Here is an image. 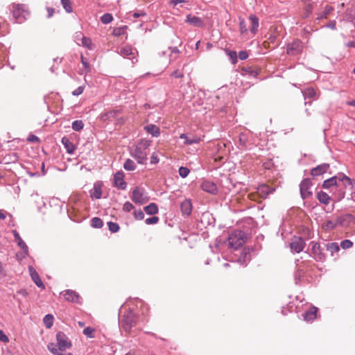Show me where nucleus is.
<instances>
[{
  "mask_svg": "<svg viewBox=\"0 0 355 355\" xmlns=\"http://www.w3.org/2000/svg\"><path fill=\"white\" fill-rule=\"evenodd\" d=\"M151 144V141L143 139L130 148V155L137 160L139 164H144L147 159L148 148Z\"/></svg>",
  "mask_w": 355,
  "mask_h": 355,
  "instance_id": "nucleus-1",
  "label": "nucleus"
},
{
  "mask_svg": "<svg viewBox=\"0 0 355 355\" xmlns=\"http://www.w3.org/2000/svg\"><path fill=\"white\" fill-rule=\"evenodd\" d=\"M245 233L241 230L232 232L228 237L227 245L230 248L236 250L245 243Z\"/></svg>",
  "mask_w": 355,
  "mask_h": 355,
  "instance_id": "nucleus-2",
  "label": "nucleus"
},
{
  "mask_svg": "<svg viewBox=\"0 0 355 355\" xmlns=\"http://www.w3.org/2000/svg\"><path fill=\"white\" fill-rule=\"evenodd\" d=\"M136 324V316L132 309L124 314L119 320V325L125 332L128 333Z\"/></svg>",
  "mask_w": 355,
  "mask_h": 355,
  "instance_id": "nucleus-3",
  "label": "nucleus"
},
{
  "mask_svg": "<svg viewBox=\"0 0 355 355\" xmlns=\"http://www.w3.org/2000/svg\"><path fill=\"white\" fill-rule=\"evenodd\" d=\"M12 15L17 23H22L29 15L27 7L23 4L12 5Z\"/></svg>",
  "mask_w": 355,
  "mask_h": 355,
  "instance_id": "nucleus-4",
  "label": "nucleus"
},
{
  "mask_svg": "<svg viewBox=\"0 0 355 355\" xmlns=\"http://www.w3.org/2000/svg\"><path fill=\"white\" fill-rule=\"evenodd\" d=\"M338 179H339L340 182H343L345 186L352 184V181L349 178L344 174H339L338 176H334L328 180H324L322 184V187L324 189H329L331 186L336 185Z\"/></svg>",
  "mask_w": 355,
  "mask_h": 355,
  "instance_id": "nucleus-5",
  "label": "nucleus"
},
{
  "mask_svg": "<svg viewBox=\"0 0 355 355\" xmlns=\"http://www.w3.org/2000/svg\"><path fill=\"white\" fill-rule=\"evenodd\" d=\"M310 245L311 246V253L314 259L317 261H323L325 259V254L324 253V245L322 246L320 243L315 241H311Z\"/></svg>",
  "mask_w": 355,
  "mask_h": 355,
  "instance_id": "nucleus-6",
  "label": "nucleus"
},
{
  "mask_svg": "<svg viewBox=\"0 0 355 355\" xmlns=\"http://www.w3.org/2000/svg\"><path fill=\"white\" fill-rule=\"evenodd\" d=\"M131 200L136 204L142 205L146 203L148 198L146 196L144 190L139 187H136L133 191L132 196H130Z\"/></svg>",
  "mask_w": 355,
  "mask_h": 355,
  "instance_id": "nucleus-7",
  "label": "nucleus"
},
{
  "mask_svg": "<svg viewBox=\"0 0 355 355\" xmlns=\"http://www.w3.org/2000/svg\"><path fill=\"white\" fill-rule=\"evenodd\" d=\"M312 187V182L310 179H304L300 184V195L303 199L309 198L312 196V191L311 190Z\"/></svg>",
  "mask_w": 355,
  "mask_h": 355,
  "instance_id": "nucleus-8",
  "label": "nucleus"
},
{
  "mask_svg": "<svg viewBox=\"0 0 355 355\" xmlns=\"http://www.w3.org/2000/svg\"><path fill=\"white\" fill-rule=\"evenodd\" d=\"M56 339L58 342L57 349H60L61 352L69 349L71 347V342L64 333L59 331L56 334Z\"/></svg>",
  "mask_w": 355,
  "mask_h": 355,
  "instance_id": "nucleus-9",
  "label": "nucleus"
},
{
  "mask_svg": "<svg viewBox=\"0 0 355 355\" xmlns=\"http://www.w3.org/2000/svg\"><path fill=\"white\" fill-rule=\"evenodd\" d=\"M303 44L299 40H295L287 46V53L291 55H297L302 52Z\"/></svg>",
  "mask_w": 355,
  "mask_h": 355,
  "instance_id": "nucleus-10",
  "label": "nucleus"
},
{
  "mask_svg": "<svg viewBox=\"0 0 355 355\" xmlns=\"http://www.w3.org/2000/svg\"><path fill=\"white\" fill-rule=\"evenodd\" d=\"M305 247V242L301 237H294L290 243L291 250L293 252L300 253Z\"/></svg>",
  "mask_w": 355,
  "mask_h": 355,
  "instance_id": "nucleus-11",
  "label": "nucleus"
},
{
  "mask_svg": "<svg viewBox=\"0 0 355 355\" xmlns=\"http://www.w3.org/2000/svg\"><path fill=\"white\" fill-rule=\"evenodd\" d=\"M75 41L79 46H83L89 50H92L94 49V44L91 39L83 35L81 33H76Z\"/></svg>",
  "mask_w": 355,
  "mask_h": 355,
  "instance_id": "nucleus-12",
  "label": "nucleus"
},
{
  "mask_svg": "<svg viewBox=\"0 0 355 355\" xmlns=\"http://www.w3.org/2000/svg\"><path fill=\"white\" fill-rule=\"evenodd\" d=\"M12 234L14 235L15 241L17 243L18 246L21 248L22 251L23 255L21 256V258H24L28 254V248L16 230H13Z\"/></svg>",
  "mask_w": 355,
  "mask_h": 355,
  "instance_id": "nucleus-13",
  "label": "nucleus"
},
{
  "mask_svg": "<svg viewBox=\"0 0 355 355\" xmlns=\"http://www.w3.org/2000/svg\"><path fill=\"white\" fill-rule=\"evenodd\" d=\"M124 175L122 171L116 172L114 175V185L118 189L124 190L126 188L127 184L123 180Z\"/></svg>",
  "mask_w": 355,
  "mask_h": 355,
  "instance_id": "nucleus-14",
  "label": "nucleus"
},
{
  "mask_svg": "<svg viewBox=\"0 0 355 355\" xmlns=\"http://www.w3.org/2000/svg\"><path fill=\"white\" fill-rule=\"evenodd\" d=\"M62 293L66 301L80 303V296L76 291L73 290H66Z\"/></svg>",
  "mask_w": 355,
  "mask_h": 355,
  "instance_id": "nucleus-15",
  "label": "nucleus"
},
{
  "mask_svg": "<svg viewBox=\"0 0 355 355\" xmlns=\"http://www.w3.org/2000/svg\"><path fill=\"white\" fill-rule=\"evenodd\" d=\"M201 189L211 194H216L218 192V188L213 182L205 180L202 182L200 186Z\"/></svg>",
  "mask_w": 355,
  "mask_h": 355,
  "instance_id": "nucleus-16",
  "label": "nucleus"
},
{
  "mask_svg": "<svg viewBox=\"0 0 355 355\" xmlns=\"http://www.w3.org/2000/svg\"><path fill=\"white\" fill-rule=\"evenodd\" d=\"M28 270L30 275L31 277L32 280L34 282V283L42 289H44L45 286L43 284L42 281L40 279V277L37 272V271L35 270V268L33 266L28 267Z\"/></svg>",
  "mask_w": 355,
  "mask_h": 355,
  "instance_id": "nucleus-17",
  "label": "nucleus"
},
{
  "mask_svg": "<svg viewBox=\"0 0 355 355\" xmlns=\"http://www.w3.org/2000/svg\"><path fill=\"white\" fill-rule=\"evenodd\" d=\"M102 182H96L94 184L93 188L90 190V196L92 198L100 199L102 196Z\"/></svg>",
  "mask_w": 355,
  "mask_h": 355,
  "instance_id": "nucleus-18",
  "label": "nucleus"
},
{
  "mask_svg": "<svg viewBox=\"0 0 355 355\" xmlns=\"http://www.w3.org/2000/svg\"><path fill=\"white\" fill-rule=\"evenodd\" d=\"M329 168V164L324 163L313 168L311 170V174L312 176H318L326 173Z\"/></svg>",
  "mask_w": 355,
  "mask_h": 355,
  "instance_id": "nucleus-19",
  "label": "nucleus"
},
{
  "mask_svg": "<svg viewBox=\"0 0 355 355\" xmlns=\"http://www.w3.org/2000/svg\"><path fill=\"white\" fill-rule=\"evenodd\" d=\"M186 22L196 27H202L204 26V22L200 17L191 15L187 16Z\"/></svg>",
  "mask_w": 355,
  "mask_h": 355,
  "instance_id": "nucleus-20",
  "label": "nucleus"
},
{
  "mask_svg": "<svg viewBox=\"0 0 355 355\" xmlns=\"http://www.w3.org/2000/svg\"><path fill=\"white\" fill-rule=\"evenodd\" d=\"M180 209L183 215L189 216L192 211V204L190 200H184L180 205Z\"/></svg>",
  "mask_w": 355,
  "mask_h": 355,
  "instance_id": "nucleus-21",
  "label": "nucleus"
},
{
  "mask_svg": "<svg viewBox=\"0 0 355 355\" xmlns=\"http://www.w3.org/2000/svg\"><path fill=\"white\" fill-rule=\"evenodd\" d=\"M275 191L274 188L270 187L268 185L262 184L260 185L257 189V192L262 198H267L270 193H272Z\"/></svg>",
  "mask_w": 355,
  "mask_h": 355,
  "instance_id": "nucleus-22",
  "label": "nucleus"
},
{
  "mask_svg": "<svg viewBox=\"0 0 355 355\" xmlns=\"http://www.w3.org/2000/svg\"><path fill=\"white\" fill-rule=\"evenodd\" d=\"M134 49L130 46H125L122 47L120 50V54L124 58H128L130 59L135 58L134 52Z\"/></svg>",
  "mask_w": 355,
  "mask_h": 355,
  "instance_id": "nucleus-23",
  "label": "nucleus"
},
{
  "mask_svg": "<svg viewBox=\"0 0 355 355\" xmlns=\"http://www.w3.org/2000/svg\"><path fill=\"white\" fill-rule=\"evenodd\" d=\"M144 128L148 133L151 135L153 137H157L160 135V130H159V127H157V125H155L154 124L147 125L144 126Z\"/></svg>",
  "mask_w": 355,
  "mask_h": 355,
  "instance_id": "nucleus-24",
  "label": "nucleus"
},
{
  "mask_svg": "<svg viewBox=\"0 0 355 355\" xmlns=\"http://www.w3.org/2000/svg\"><path fill=\"white\" fill-rule=\"evenodd\" d=\"M317 308L313 306L303 314L304 320L306 321L313 320L316 318Z\"/></svg>",
  "mask_w": 355,
  "mask_h": 355,
  "instance_id": "nucleus-25",
  "label": "nucleus"
},
{
  "mask_svg": "<svg viewBox=\"0 0 355 355\" xmlns=\"http://www.w3.org/2000/svg\"><path fill=\"white\" fill-rule=\"evenodd\" d=\"M62 143L64 145L68 153L72 154L74 152L76 149L75 146L72 142L70 141V140L68 138L65 137H63L62 139Z\"/></svg>",
  "mask_w": 355,
  "mask_h": 355,
  "instance_id": "nucleus-26",
  "label": "nucleus"
},
{
  "mask_svg": "<svg viewBox=\"0 0 355 355\" xmlns=\"http://www.w3.org/2000/svg\"><path fill=\"white\" fill-rule=\"evenodd\" d=\"M325 249L334 256V253H337L340 250V247L337 243H324Z\"/></svg>",
  "mask_w": 355,
  "mask_h": 355,
  "instance_id": "nucleus-27",
  "label": "nucleus"
},
{
  "mask_svg": "<svg viewBox=\"0 0 355 355\" xmlns=\"http://www.w3.org/2000/svg\"><path fill=\"white\" fill-rule=\"evenodd\" d=\"M304 99L307 98H317V93L313 87H308L302 91Z\"/></svg>",
  "mask_w": 355,
  "mask_h": 355,
  "instance_id": "nucleus-28",
  "label": "nucleus"
},
{
  "mask_svg": "<svg viewBox=\"0 0 355 355\" xmlns=\"http://www.w3.org/2000/svg\"><path fill=\"white\" fill-rule=\"evenodd\" d=\"M317 198L320 203L324 205H328L330 202V196L324 191H320L317 193Z\"/></svg>",
  "mask_w": 355,
  "mask_h": 355,
  "instance_id": "nucleus-29",
  "label": "nucleus"
},
{
  "mask_svg": "<svg viewBox=\"0 0 355 355\" xmlns=\"http://www.w3.org/2000/svg\"><path fill=\"white\" fill-rule=\"evenodd\" d=\"M334 10V8L331 7V6H326L324 10L320 12H318L317 15H318V17H317V20H321L322 19H325L327 17V16L329 15H330V13Z\"/></svg>",
  "mask_w": 355,
  "mask_h": 355,
  "instance_id": "nucleus-30",
  "label": "nucleus"
},
{
  "mask_svg": "<svg viewBox=\"0 0 355 355\" xmlns=\"http://www.w3.org/2000/svg\"><path fill=\"white\" fill-rule=\"evenodd\" d=\"M144 211L147 214L154 215L158 212V207L155 203H150L144 207Z\"/></svg>",
  "mask_w": 355,
  "mask_h": 355,
  "instance_id": "nucleus-31",
  "label": "nucleus"
},
{
  "mask_svg": "<svg viewBox=\"0 0 355 355\" xmlns=\"http://www.w3.org/2000/svg\"><path fill=\"white\" fill-rule=\"evenodd\" d=\"M250 20L252 23V28L250 31L252 33L255 34L259 27V19L257 16L251 15L250 16Z\"/></svg>",
  "mask_w": 355,
  "mask_h": 355,
  "instance_id": "nucleus-32",
  "label": "nucleus"
},
{
  "mask_svg": "<svg viewBox=\"0 0 355 355\" xmlns=\"http://www.w3.org/2000/svg\"><path fill=\"white\" fill-rule=\"evenodd\" d=\"M54 318L51 314L46 315L43 318V322L46 328L49 329L53 326Z\"/></svg>",
  "mask_w": 355,
  "mask_h": 355,
  "instance_id": "nucleus-33",
  "label": "nucleus"
},
{
  "mask_svg": "<svg viewBox=\"0 0 355 355\" xmlns=\"http://www.w3.org/2000/svg\"><path fill=\"white\" fill-rule=\"evenodd\" d=\"M47 348L53 355H64L60 349H57L56 345L53 343H49Z\"/></svg>",
  "mask_w": 355,
  "mask_h": 355,
  "instance_id": "nucleus-34",
  "label": "nucleus"
},
{
  "mask_svg": "<svg viewBox=\"0 0 355 355\" xmlns=\"http://www.w3.org/2000/svg\"><path fill=\"white\" fill-rule=\"evenodd\" d=\"M123 168L126 171H134L136 168V165L132 159H127L123 164Z\"/></svg>",
  "mask_w": 355,
  "mask_h": 355,
  "instance_id": "nucleus-35",
  "label": "nucleus"
},
{
  "mask_svg": "<svg viewBox=\"0 0 355 355\" xmlns=\"http://www.w3.org/2000/svg\"><path fill=\"white\" fill-rule=\"evenodd\" d=\"M118 112H119L118 110H110V111L103 114L101 116V119L103 120H107V119H110L111 118H114L116 116Z\"/></svg>",
  "mask_w": 355,
  "mask_h": 355,
  "instance_id": "nucleus-36",
  "label": "nucleus"
},
{
  "mask_svg": "<svg viewBox=\"0 0 355 355\" xmlns=\"http://www.w3.org/2000/svg\"><path fill=\"white\" fill-rule=\"evenodd\" d=\"M91 225L94 228H101L103 225V222L100 218L94 217L91 220Z\"/></svg>",
  "mask_w": 355,
  "mask_h": 355,
  "instance_id": "nucleus-37",
  "label": "nucleus"
},
{
  "mask_svg": "<svg viewBox=\"0 0 355 355\" xmlns=\"http://www.w3.org/2000/svg\"><path fill=\"white\" fill-rule=\"evenodd\" d=\"M84 127V123L81 120H76L72 122L71 128L75 131H80Z\"/></svg>",
  "mask_w": 355,
  "mask_h": 355,
  "instance_id": "nucleus-38",
  "label": "nucleus"
},
{
  "mask_svg": "<svg viewBox=\"0 0 355 355\" xmlns=\"http://www.w3.org/2000/svg\"><path fill=\"white\" fill-rule=\"evenodd\" d=\"M81 62L83 66V69H82V74L83 73H87L91 71V67L89 63L85 60L83 55H81Z\"/></svg>",
  "mask_w": 355,
  "mask_h": 355,
  "instance_id": "nucleus-39",
  "label": "nucleus"
},
{
  "mask_svg": "<svg viewBox=\"0 0 355 355\" xmlns=\"http://www.w3.org/2000/svg\"><path fill=\"white\" fill-rule=\"evenodd\" d=\"M61 3L67 12L70 13L73 11L70 0H61Z\"/></svg>",
  "mask_w": 355,
  "mask_h": 355,
  "instance_id": "nucleus-40",
  "label": "nucleus"
},
{
  "mask_svg": "<svg viewBox=\"0 0 355 355\" xmlns=\"http://www.w3.org/2000/svg\"><path fill=\"white\" fill-rule=\"evenodd\" d=\"M180 53L179 49L177 47H168L166 51H163L159 53L161 55H165L166 54H178Z\"/></svg>",
  "mask_w": 355,
  "mask_h": 355,
  "instance_id": "nucleus-41",
  "label": "nucleus"
},
{
  "mask_svg": "<svg viewBox=\"0 0 355 355\" xmlns=\"http://www.w3.org/2000/svg\"><path fill=\"white\" fill-rule=\"evenodd\" d=\"M113 20V17L110 13H105L101 17V21L104 24H107Z\"/></svg>",
  "mask_w": 355,
  "mask_h": 355,
  "instance_id": "nucleus-42",
  "label": "nucleus"
},
{
  "mask_svg": "<svg viewBox=\"0 0 355 355\" xmlns=\"http://www.w3.org/2000/svg\"><path fill=\"white\" fill-rule=\"evenodd\" d=\"M126 28H127V27L125 26L115 28L113 30V35L114 36H117V37L122 35L125 33Z\"/></svg>",
  "mask_w": 355,
  "mask_h": 355,
  "instance_id": "nucleus-43",
  "label": "nucleus"
},
{
  "mask_svg": "<svg viewBox=\"0 0 355 355\" xmlns=\"http://www.w3.org/2000/svg\"><path fill=\"white\" fill-rule=\"evenodd\" d=\"M107 226H108V228H109V230L113 233H116L117 232H119V225L116 223H114V222H108L107 223Z\"/></svg>",
  "mask_w": 355,
  "mask_h": 355,
  "instance_id": "nucleus-44",
  "label": "nucleus"
},
{
  "mask_svg": "<svg viewBox=\"0 0 355 355\" xmlns=\"http://www.w3.org/2000/svg\"><path fill=\"white\" fill-rule=\"evenodd\" d=\"M178 172H179V175L182 178H185L186 177L188 176L190 171H189V169L187 167L180 166L179 168Z\"/></svg>",
  "mask_w": 355,
  "mask_h": 355,
  "instance_id": "nucleus-45",
  "label": "nucleus"
},
{
  "mask_svg": "<svg viewBox=\"0 0 355 355\" xmlns=\"http://www.w3.org/2000/svg\"><path fill=\"white\" fill-rule=\"evenodd\" d=\"M313 10V6L311 3H308L304 7V17H309Z\"/></svg>",
  "mask_w": 355,
  "mask_h": 355,
  "instance_id": "nucleus-46",
  "label": "nucleus"
},
{
  "mask_svg": "<svg viewBox=\"0 0 355 355\" xmlns=\"http://www.w3.org/2000/svg\"><path fill=\"white\" fill-rule=\"evenodd\" d=\"M239 27L242 34H245L248 31L247 25L243 19H239Z\"/></svg>",
  "mask_w": 355,
  "mask_h": 355,
  "instance_id": "nucleus-47",
  "label": "nucleus"
},
{
  "mask_svg": "<svg viewBox=\"0 0 355 355\" xmlns=\"http://www.w3.org/2000/svg\"><path fill=\"white\" fill-rule=\"evenodd\" d=\"M94 329L92 327H87L83 330V334L87 336L88 338H94Z\"/></svg>",
  "mask_w": 355,
  "mask_h": 355,
  "instance_id": "nucleus-48",
  "label": "nucleus"
},
{
  "mask_svg": "<svg viewBox=\"0 0 355 355\" xmlns=\"http://www.w3.org/2000/svg\"><path fill=\"white\" fill-rule=\"evenodd\" d=\"M353 245V243L352 241H351L350 240H348V239H346V240H343V241H341L340 243V247L343 248V249H348V248H350L351 247H352Z\"/></svg>",
  "mask_w": 355,
  "mask_h": 355,
  "instance_id": "nucleus-49",
  "label": "nucleus"
},
{
  "mask_svg": "<svg viewBox=\"0 0 355 355\" xmlns=\"http://www.w3.org/2000/svg\"><path fill=\"white\" fill-rule=\"evenodd\" d=\"M200 139L197 137H195L193 138L188 137V138H187V140L184 141V144L191 145V144H198L200 142Z\"/></svg>",
  "mask_w": 355,
  "mask_h": 355,
  "instance_id": "nucleus-50",
  "label": "nucleus"
},
{
  "mask_svg": "<svg viewBox=\"0 0 355 355\" xmlns=\"http://www.w3.org/2000/svg\"><path fill=\"white\" fill-rule=\"evenodd\" d=\"M159 221V218L157 216H152L150 218H148L145 220V223L146 225H153L156 224Z\"/></svg>",
  "mask_w": 355,
  "mask_h": 355,
  "instance_id": "nucleus-51",
  "label": "nucleus"
},
{
  "mask_svg": "<svg viewBox=\"0 0 355 355\" xmlns=\"http://www.w3.org/2000/svg\"><path fill=\"white\" fill-rule=\"evenodd\" d=\"M133 214L136 220H142L144 218V214L141 209L135 211Z\"/></svg>",
  "mask_w": 355,
  "mask_h": 355,
  "instance_id": "nucleus-52",
  "label": "nucleus"
},
{
  "mask_svg": "<svg viewBox=\"0 0 355 355\" xmlns=\"http://www.w3.org/2000/svg\"><path fill=\"white\" fill-rule=\"evenodd\" d=\"M134 209L133 205L130 202H125L123 207V210L127 212L130 211Z\"/></svg>",
  "mask_w": 355,
  "mask_h": 355,
  "instance_id": "nucleus-53",
  "label": "nucleus"
},
{
  "mask_svg": "<svg viewBox=\"0 0 355 355\" xmlns=\"http://www.w3.org/2000/svg\"><path fill=\"white\" fill-rule=\"evenodd\" d=\"M346 15H349L348 19H349L350 20H354L355 19V10H347L346 12Z\"/></svg>",
  "mask_w": 355,
  "mask_h": 355,
  "instance_id": "nucleus-54",
  "label": "nucleus"
},
{
  "mask_svg": "<svg viewBox=\"0 0 355 355\" xmlns=\"http://www.w3.org/2000/svg\"><path fill=\"white\" fill-rule=\"evenodd\" d=\"M0 341L6 343L9 341L8 336L4 334L2 330H0Z\"/></svg>",
  "mask_w": 355,
  "mask_h": 355,
  "instance_id": "nucleus-55",
  "label": "nucleus"
},
{
  "mask_svg": "<svg viewBox=\"0 0 355 355\" xmlns=\"http://www.w3.org/2000/svg\"><path fill=\"white\" fill-rule=\"evenodd\" d=\"M84 87L80 86L78 88H76L74 91L72 92V94L73 96H79L83 92Z\"/></svg>",
  "mask_w": 355,
  "mask_h": 355,
  "instance_id": "nucleus-56",
  "label": "nucleus"
},
{
  "mask_svg": "<svg viewBox=\"0 0 355 355\" xmlns=\"http://www.w3.org/2000/svg\"><path fill=\"white\" fill-rule=\"evenodd\" d=\"M248 57V54L246 51H241L239 53V58L240 60H244L245 59H247Z\"/></svg>",
  "mask_w": 355,
  "mask_h": 355,
  "instance_id": "nucleus-57",
  "label": "nucleus"
},
{
  "mask_svg": "<svg viewBox=\"0 0 355 355\" xmlns=\"http://www.w3.org/2000/svg\"><path fill=\"white\" fill-rule=\"evenodd\" d=\"M132 17H135V18H138L139 17H143V16H146V12H144V11H136V12H134L132 14Z\"/></svg>",
  "mask_w": 355,
  "mask_h": 355,
  "instance_id": "nucleus-58",
  "label": "nucleus"
},
{
  "mask_svg": "<svg viewBox=\"0 0 355 355\" xmlns=\"http://www.w3.org/2000/svg\"><path fill=\"white\" fill-rule=\"evenodd\" d=\"M171 76L174 78H180L183 77V73L179 70H175L171 73Z\"/></svg>",
  "mask_w": 355,
  "mask_h": 355,
  "instance_id": "nucleus-59",
  "label": "nucleus"
},
{
  "mask_svg": "<svg viewBox=\"0 0 355 355\" xmlns=\"http://www.w3.org/2000/svg\"><path fill=\"white\" fill-rule=\"evenodd\" d=\"M150 162L151 164H157L159 162V158L155 153L152 154L150 157Z\"/></svg>",
  "mask_w": 355,
  "mask_h": 355,
  "instance_id": "nucleus-60",
  "label": "nucleus"
},
{
  "mask_svg": "<svg viewBox=\"0 0 355 355\" xmlns=\"http://www.w3.org/2000/svg\"><path fill=\"white\" fill-rule=\"evenodd\" d=\"M354 220V216L352 214H347L343 216V220H347V222H350Z\"/></svg>",
  "mask_w": 355,
  "mask_h": 355,
  "instance_id": "nucleus-61",
  "label": "nucleus"
},
{
  "mask_svg": "<svg viewBox=\"0 0 355 355\" xmlns=\"http://www.w3.org/2000/svg\"><path fill=\"white\" fill-rule=\"evenodd\" d=\"M244 135H241L239 136V143H240V145L243 147L245 146V139L243 138Z\"/></svg>",
  "mask_w": 355,
  "mask_h": 355,
  "instance_id": "nucleus-62",
  "label": "nucleus"
},
{
  "mask_svg": "<svg viewBox=\"0 0 355 355\" xmlns=\"http://www.w3.org/2000/svg\"><path fill=\"white\" fill-rule=\"evenodd\" d=\"M326 26L334 30V29H336V21H331L328 24H327Z\"/></svg>",
  "mask_w": 355,
  "mask_h": 355,
  "instance_id": "nucleus-63",
  "label": "nucleus"
},
{
  "mask_svg": "<svg viewBox=\"0 0 355 355\" xmlns=\"http://www.w3.org/2000/svg\"><path fill=\"white\" fill-rule=\"evenodd\" d=\"M17 293L22 295L23 297H26L28 295V292L26 289H20L17 291Z\"/></svg>",
  "mask_w": 355,
  "mask_h": 355,
  "instance_id": "nucleus-64",
  "label": "nucleus"
}]
</instances>
